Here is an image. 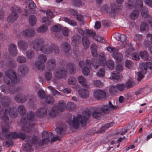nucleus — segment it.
Segmentation results:
<instances>
[{"instance_id":"f257e3e1","label":"nucleus","mask_w":152,"mask_h":152,"mask_svg":"<svg viewBox=\"0 0 152 152\" xmlns=\"http://www.w3.org/2000/svg\"><path fill=\"white\" fill-rule=\"evenodd\" d=\"M91 114V111L88 109H86L82 112L81 115H78L76 117H73L72 121V117L69 118L66 120L67 123L69 125H72L75 129L78 127L80 123L82 126H85Z\"/></svg>"},{"instance_id":"f03ea898","label":"nucleus","mask_w":152,"mask_h":152,"mask_svg":"<svg viewBox=\"0 0 152 152\" xmlns=\"http://www.w3.org/2000/svg\"><path fill=\"white\" fill-rule=\"evenodd\" d=\"M142 6L143 2L141 0H128L127 8L131 9L134 7L135 9L130 14V17L132 19H134L138 17L139 11L141 10H142L141 15L143 17H146L148 16L147 8L145 7L142 8Z\"/></svg>"},{"instance_id":"7ed1b4c3","label":"nucleus","mask_w":152,"mask_h":152,"mask_svg":"<svg viewBox=\"0 0 152 152\" xmlns=\"http://www.w3.org/2000/svg\"><path fill=\"white\" fill-rule=\"evenodd\" d=\"M44 41L42 39H37L32 44L33 48L36 50H40L43 53L50 54L53 51L54 53H57L59 50L57 46H50L48 45H44Z\"/></svg>"},{"instance_id":"20e7f679","label":"nucleus","mask_w":152,"mask_h":152,"mask_svg":"<svg viewBox=\"0 0 152 152\" xmlns=\"http://www.w3.org/2000/svg\"><path fill=\"white\" fill-rule=\"evenodd\" d=\"M105 58L104 54L103 53H100L99 59L97 60L95 58L91 59V62L89 60H87L86 62V67H84L82 69V72L85 76L88 75L90 70L88 66L91 64L93 65L94 69H97L100 65H102V66L105 65Z\"/></svg>"},{"instance_id":"39448f33","label":"nucleus","mask_w":152,"mask_h":152,"mask_svg":"<svg viewBox=\"0 0 152 152\" xmlns=\"http://www.w3.org/2000/svg\"><path fill=\"white\" fill-rule=\"evenodd\" d=\"M19 137L20 138L24 140L26 142V146L27 148V150L30 149L31 147L37 144V138L36 136H34L31 140H30V137L26 136L21 132L19 133L18 135L15 132H12L9 134L8 137L12 139H14Z\"/></svg>"},{"instance_id":"423d86ee","label":"nucleus","mask_w":152,"mask_h":152,"mask_svg":"<svg viewBox=\"0 0 152 152\" xmlns=\"http://www.w3.org/2000/svg\"><path fill=\"white\" fill-rule=\"evenodd\" d=\"M27 118H23L20 120V123L23 124L21 130L25 132L30 133L34 125V114L30 112L27 114Z\"/></svg>"},{"instance_id":"0eeeda50","label":"nucleus","mask_w":152,"mask_h":152,"mask_svg":"<svg viewBox=\"0 0 152 152\" xmlns=\"http://www.w3.org/2000/svg\"><path fill=\"white\" fill-rule=\"evenodd\" d=\"M2 104L4 106V107L5 108L3 113V116L2 117V119L5 121L4 126H3L4 122H2L1 123L2 132L3 133H4L7 132L10 128L8 124L5 123V122L8 121L9 119L8 116L6 115H7L9 114L10 116L14 118L15 117L14 116L15 114L14 112V109L13 108H10L9 107V105L7 103H2Z\"/></svg>"},{"instance_id":"6e6552de","label":"nucleus","mask_w":152,"mask_h":152,"mask_svg":"<svg viewBox=\"0 0 152 152\" xmlns=\"http://www.w3.org/2000/svg\"><path fill=\"white\" fill-rule=\"evenodd\" d=\"M4 80L6 83L11 84L12 86L18 83L19 80L15 72L11 70H7L5 72Z\"/></svg>"},{"instance_id":"1a4fd4ad","label":"nucleus","mask_w":152,"mask_h":152,"mask_svg":"<svg viewBox=\"0 0 152 152\" xmlns=\"http://www.w3.org/2000/svg\"><path fill=\"white\" fill-rule=\"evenodd\" d=\"M140 71L137 73L138 81H140L144 77V75L146 73L147 68L150 69H152V63L150 62H147L146 63H141L140 64Z\"/></svg>"},{"instance_id":"9d476101","label":"nucleus","mask_w":152,"mask_h":152,"mask_svg":"<svg viewBox=\"0 0 152 152\" xmlns=\"http://www.w3.org/2000/svg\"><path fill=\"white\" fill-rule=\"evenodd\" d=\"M66 104L65 102L63 100L60 101L57 106L53 107L52 108L49 115L52 118H54L59 112L64 111L66 109Z\"/></svg>"},{"instance_id":"9b49d317","label":"nucleus","mask_w":152,"mask_h":152,"mask_svg":"<svg viewBox=\"0 0 152 152\" xmlns=\"http://www.w3.org/2000/svg\"><path fill=\"white\" fill-rule=\"evenodd\" d=\"M53 134L51 133H48L46 132H44L42 133V140H40L38 142V137H37H37V144L35 145H33L31 147L34 146V147H36L37 146V144H39L41 145H47L50 142V139L51 137H52ZM34 136H33L31 138V140L32 139V138Z\"/></svg>"},{"instance_id":"f8f14e48","label":"nucleus","mask_w":152,"mask_h":152,"mask_svg":"<svg viewBox=\"0 0 152 152\" xmlns=\"http://www.w3.org/2000/svg\"><path fill=\"white\" fill-rule=\"evenodd\" d=\"M107 50L110 53H112V56L117 62L121 61L123 59L122 54L118 51L119 50L118 48L111 47L108 46L107 48Z\"/></svg>"},{"instance_id":"ddd939ff","label":"nucleus","mask_w":152,"mask_h":152,"mask_svg":"<svg viewBox=\"0 0 152 152\" xmlns=\"http://www.w3.org/2000/svg\"><path fill=\"white\" fill-rule=\"evenodd\" d=\"M123 70L122 66L120 64L117 65L116 67L117 73H112L111 74V76L109 78L110 79L115 80L116 81L121 80L122 78V75L119 73Z\"/></svg>"},{"instance_id":"4468645a","label":"nucleus","mask_w":152,"mask_h":152,"mask_svg":"<svg viewBox=\"0 0 152 152\" xmlns=\"http://www.w3.org/2000/svg\"><path fill=\"white\" fill-rule=\"evenodd\" d=\"M125 88V85L123 83H119L116 86L112 85L109 90L110 94L112 95L116 93L118 91H123Z\"/></svg>"},{"instance_id":"2eb2a0df","label":"nucleus","mask_w":152,"mask_h":152,"mask_svg":"<svg viewBox=\"0 0 152 152\" xmlns=\"http://www.w3.org/2000/svg\"><path fill=\"white\" fill-rule=\"evenodd\" d=\"M19 8L15 6L11 9L12 13L8 17L7 20L8 21L13 22L15 20L18 18L17 13L18 12Z\"/></svg>"},{"instance_id":"dca6fc26","label":"nucleus","mask_w":152,"mask_h":152,"mask_svg":"<svg viewBox=\"0 0 152 152\" xmlns=\"http://www.w3.org/2000/svg\"><path fill=\"white\" fill-rule=\"evenodd\" d=\"M46 60V58L44 55H40L38 57V61L36 62V66L39 70H43L44 68V63Z\"/></svg>"},{"instance_id":"f3484780","label":"nucleus","mask_w":152,"mask_h":152,"mask_svg":"<svg viewBox=\"0 0 152 152\" xmlns=\"http://www.w3.org/2000/svg\"><path fill=\"white\" fill-rule=\"evenodd\" d=\"M66 72L62 68H58L56 69L54 72V77L56 79L64 77L66 76Z\"/></svg>"},{"instance_id":"a211bd4d","label":"nucleus","mask_w":152,"mask_h":152,"mask_svg":"<svg viewBox=\"0 0 152 152\" xmlns=\"http://www.w3.org/2000/svg\"><path fill=\"white\" fill-rule=\"evenodd\" d=\"M26 3L28 5V8L26 7L25 9V10L26 13H35L33 11V10L36 7V4L31 0H26Z\"/></svg>"},{"instance_id":"6ab92c4d","label":"nucleus","mask_w":152,"mask_h":152,"mask_svg":"<svg viewBox=\"0 0 152 152\" xmlns=\"http://www.w3.org/2000/svg\"><path fill=\"white\" fill-rule=\"evenodd\" d=\"M94 98L98 99H105L106 98L105 92L99 89L96 90L94 91Z\"/></svg>"},{"instance_id":"aec40b11","label":"nucleus","mask_w":152,"mask_h":152,"mask_svg":"<svg viewBox=\"0 0 152 152\" xmlns=\"http://www.w3.org/2000/svg\"><path fill=\"white\" fill-rule=\"evenodd\" d=\"M110 106L107 104H104L102 105L100 108V110L102 113H108L109 112L110 108L112 109H114L118 107V106H114L112 104H110V102H109Z\"/></svg>"},{"instance_id":"412c9836","label":"nucleus","mask_w":152,"mask_h":152,"mask_svg":"<svg viewBox=\"0 0 152 152\" xmlns=\"http://www.w3.org/2000/svg\"><path fill=\"white\" fill-rule=\"evenodd\" d=\"M89 87H84V88H81L79 89L78 92L80 97L83 98H86L87 97L89 94V92L88 89Z\"/></svg>"},{"instance_id":"4be33fe9","label":"nucleus","mask_w":152,"mask_h":152,"mask_svg":"<svg viewBox=\"0 0 152 152\" xmlns=\"http://www.w3.org/2000/svg\"><path fill=\"white\" fill-rule=\"evenodd\" d=\"M147 38H150V42H147L145 41L144 46L146 49L148 48V49L150 52L152 53V34H148L147 35Z\"/></svg>"},{"instance_id":"5701e85b","label":"nucleus","mask_w":152,"mask_h":152,"mask_svg":"<svg viewBox=\"0 0 152 152\" xmlns=\"http://www.w3.org/2000/svg\"><path fill=\"white\" fill-rule=\"evenodd\" d=\"M122 49H126L125 54L126 56H129L132 52L134 50V49L131 47V45L130 44H126L125 45L121 46Z\"/></svg>"},{"instance_id":"b1692460","label":"nucleus","mask_w":152,"mask_h":152,"mask_svg":"<svg viewBox=\"0 0 152 152\" xmlns=\"http://www.w3.org/2000/svg\"><path fill=\"white\" fill-rule=\"evenodd\" d=\"M35 33L33 29L29 28L23 30L21 32V34L23 36L30 37L34 35Z\"/></svg>"},{"instance_id":"393cba45","label":"nucleus","mask_w":152,"mask_h":152,"mask_svg":"<svg viewBox=\"0 0 152 152\" xmlns=\"http://www.w3.org/2000/svg\"><path fill=\"white\" fill-rule=\"evenodd\" d=\"M16 46L13 44L9 45L8 47V50L10 54L12 56H14L17 54Z\"/></svg>"},{"instance_id":"a878e982","label":"nucleus","mask_w":152,"mask_h":152,"mask_svg":"<svg viewBox=\"0 0 152 152\" xmlns=\"http://www.w3.org/2000/svg\"><path fill=\"white\" fill-rule=\"evenodd\" d=\"M47 113L46 109L44 108H42L39 109L36 112V114L39 117L41 118L46 115Z\"/></svg>"},{"instance_id":"bb28decb","label":"nucleus","mask_w":152,"mask_h":152,"mask_svg":"<svg viewBox=\"0 0 152 152\" xmlns=\"http://www.w3.org/2000/svg\"><path fill=\"white\" fill-rule=\"evenodd\" d=\"M79 83L83 87H89L88 85L86 79L83 76H80L77 78Z\"/></svg>"},{"instance_id":"cd10ccee","label":"nucleus","mask_w":152,"mask_h":152,"mask_svg":"<svg viewBox=\"0 0 152 152\" xmlns=\"http://www.w3.org/2000/svg\"><path fill=\"white\" fill-rule=\"evenodd\" d=\"M55 61L54 59L48 60L47 62V68L49 71L53 69L55 66Z\"/></svg>"},{"instance_id":"c85d7f7f","label":"nucleus","mask_w":152,"mask_h":152,"mask_svg":"<svg viewBox=\"0 0 152 152\" xmlns=\"http://www.w3.org/2000/svg\"><path fill=\"white\" fill-rule=\"evenodd\" d=\"M18 45L20 50H26L27 48V44L22 40H20L18 42Z\"/></svg>"},{"instance_id":"c756f323","label":"nucleus","mask_w":152,"mask_h":152,"mask_svg":"<svg viewBox=\"0 0 152 152\" xmlns=\"http://www.w3.org/2000/svg\"><path fill=\"white\" fill-rule=\"evenodd\" d=\"M76 107L75 105L72 102H69L66 106V110L69 111L73 110Z\"/></svg>"},{"instance_id":"7c9ffc66","label":"nucleus","mask_w":152,"mask_h":152,"mask_svg":"<svg viewBox=\"0 0 152 152\" xmlns=\"http://www.w3.org/2000/svg\"><path fill=\"white\" fill-rule=\"evenodd\" d=\"M28 68L23 65H21L19 66L18 69V73L20 72L22 75H23L26 74L28 71Z\"/></svg>"},{"instance_id":"2f4dec72","label":"nucleus","mask_w":152,"mask_h":152,"mask_svg":"<svg viewBox=\"0 0 152 152\" xmlns=\"http://www.w3.org/2000/svg\"><path fill=\"white\" fill-rule=\"evenodd\" d=\"M135 84L133 80L130 79L128 80L125 83V86L127 88H130L134 86Z\"/></svg>"},{"instance_id":"473e14b6","label":"nucleus","mask_w":152,"mask_h":152,"mask_svg":"<svg viewBox=\"0 0 152 152\" xmlns=\"http://www.w3.org/2000/svg\"><path fill=\"white\" fill-rule=\"evenodd\" d=\"M37 18L36 17L33 15L30 16L29 18V22L31 26H34L36 23Z\"/></svg>"},{"instance_id":"72a5a7b5","label":"nucleus","mask_w":152,"mask_h":152,"mask_svg":"<svg viewBox=\"0 0 152 152\" xmlns=\"http://www.w3.org/2000/svg\"><path fill=\"white\" fill-rule=\"evenodd\" d=\"M82 41L84 48L86 49L88 47L90 44V42L86 37H83L82 38Z\"/></svg>"},{"instance_id":"f704fd0d","label":"nucleus","mask_w":152,"mask_h":152,"mask_svg":"<svg viewBox=\"0 0 152 152\" xmlns=\"http://www.w3.org/2000/svg\"><path fill=\"white\" fill-rule=\"evenodd\" d=\"M71 14L74 16H76V19L77 20L81 21L82 20L83 18L82 15L77 14V12L75 10L73 9L72 10Z\"/></svg>"},{"instance_id":"c9c22d12","label":"nucleus","mask_w":152,"mask_h":152,"mask_svg":"<svg viewBox=\"0 0 152 152\" xmlns=\"http://www.w3.org/2000/svg\"><path fill=\"white\" fill-rule=\"evenodd\" d=\"M101 113V112L100 110L99 107L97 108L92 113V115L93 118L97 119L99 116L100 114Z\"/></svg>"},{"instance_id":"e433bc0d","label":"nucleus","mask_w":152,"mask_h":152,"mask_svg":"<svg viewBox=\"0 0 152 152\" xmlns=\"http://www.w3.org/2000/svg\"><path fill=\"white\" fill-rule=\"evenodd\" d=\"M97 47L95 44H92L91 46V50L92 56L94 57H96L97 56V53L96 50Z\"/></svg>"},{"instance_id":"4c0bfd02","label":"nucleus","mask_w":152,"mask_h":152,"mask_svg":"<svg viewBox=\"0 0 152 152\" xmlns=\"http://www.w3.org/2000/svg\"><path fill=\"white\" fill-rule=\"evenodd\" d=\"M48 29L47 26L43 25L39 27L37 30V31L39 33H43L45 32Z\"/></svg>"},{"instance_id":"58836bf2","label":"nucleus","mask_w":152,"mask_h":152,"mask_svg":"<svg viewBox=\"0 0 152 152\" xmlns=\"http://www.w3.org/2000/svg\"><path fill=\"white\" fill-rule=\"evenodd\" d=\"M61 48L64 52L66 53L70 49V45L66 42L63 43L61 45Z\"/></svg>"},{"instance_id":"ea45409f","label":"nucleus","mask_w":152,"mask_h":152,"mask_svg":"<svg viewBox=\"0 0 152 152\" xmlns=\"http://www.w3.org/2000/svg\"><path fill=\"white\" fill-rule=\"evenodd\" d=\"M140 56L142 59L144 60H147L148 59V54L147 51H141L140 53Z\"/></svg>"},{"instance_id":"a19ab883","label":"nucleus","mask_w":152,"mask_h":152,"mask_svg":"<svg viewBox=\"0 0 152 152\" xmlns=\"http://www.w3.org/2000/svg\"><path fill=\"white\" fill-rule=\"evenodd\" d=\"M64 20L65 22L67 23L70 25L75 26L77 25L76 23L74 20L70 19L67 18H64Z\"/></svg>"},{"instance_id":"79ce46f5","label":"nucleus","mask_w":152,"mask_h":152,"mask_svg":"<svg viewBox=\"0 0 152 152\" xmlns=\"http://www.w3.org/2000/svg\"><path fill=\"white\" fill-rule=\"evenodd\" d=\"M62 27L61 25H55L50 28V30L53 32H58L61 31Z\"/></svg>"},{"instance_id":"37998d69","label":"nucleus","mask_w":152,"mask_h":152,"mask_svg":"<svg viewBox=\"0 0 152 152\" xmlns=\"http://www.w3.org/2000/svg\"><path fill=\"white\" fill-rule=\"evenodd\" d=\"M106 65L107 68L110 69L112 70L114 67L113 62L111 60H108L106 63Z\"/></svg>"},{"instance_id":"c03bdc74","label":"nucleus","mask_w":152,"mask_h":152,"mask_svg":"<svg viewBox=\"0 0 152 152\" xmlns=\"http://www.w3.org/2000/svg\"><path fill=\"white\" fill-rule=\"evenodd\" d=\"M121 6L118 5V6L115 5H112L111 6V9L112 12H117L119 9H121Z\"/></svg>"},{"instance_id":"a18cd8bd","label":"nucleus","mask_w":152,"mask_h":152,"mask_svg":"<svg viewBox=\"0 0 152 152\" xmlns=\"http://www.w3.org/2000/svg\"><path fill=\"white\" fill-rule=\"evenodd\" d=\"M66 67L67 69L69 70V72L71 74H72L75 72V70L74 68V66L71 63L68 64L67 65Z\"/></svg>"},{"instance_id":"49530a36","label":"nucleus","mask_w":152,"mask_h":152,"mask_svg":"<svg viewBox=\"0 0 152 152\" xmlns=\"http://www.w3.org/2000/svg\"><path fill=\"white\" fill-rule=\"evenodd\" d=\"M15 100L18 102L23 103L24 102L26 99V98H25L23 99H22L21 96L20 95H18L16 96Z\"/></svg>"},{"instance_id":"de8ad7c7","label":"nucleus","mask_w":152,"mask_h":152,"mask_svg":"<svg viewBox=\"0 0 152 152\" xmlns=\"http://www.w3.org/2000/svg\"><path fill=\"white\" fill-rule=\"evenodd\" d=\"M97 76L99 77H102L105 74V70L104 68H101L96 73Z\"/></svg>"},{"instance_id":"09e8293b","label":"nucleus","mask_w":152,"mask_h":152,"mask_svg":"<svg viewBox=\"0 0 152 152\" xmlns=\"http://www.w3.org/2000/svg\"><path fill=\"white\" fill-rule=\"evenodd\" d=\"M26 56L27 58L30 59L34 57V53L32 51L28 50L26 53Z\"/></svg>"},{"instance_id":"8fccbe9b","label":"nucleus","mask_w":152,"mask_h":152,"mask_svg":"<svg viewBox=\"0 0 152 152\" xmlns=\"http://www.w3.org/2000/svg\"><path fill=\"white\" fill-rule=\"evenodd\" d=\"M125 66L128 69L132 68L133 66V63L131 61L129 60H126L125 61Z\"/></svg>"},{"instance_id":"3c124183","label":"nucleus","mask_w":152,"mask_h":152,"mask_svg":"<svg viewBox=\"0 0 152 152\" xmlns=\"http://www.w3.org/2000/svg\"><path fill=\"white\" fill-rule=\"evenodd\" d=\"M18 110L20 114L23 115L25 113V108L23 106H19L18 107Z\"/></svg>"},{"instance_id":"603ef678","label":"nucleus","mask_w":152,"mask_h":152,"mask_svg":"<svg viewBox=\"0 0 152 152\" xmlns=\"http://www.w3.org/2000/svg\"><path fill=\"white\" fill-rule=\"evenodd\" d=\"M38 95L39 97L41 99H44L45 96V94L44 91L40 90L39 91Z\"/></svg>"},{"instance_id":"864d4df0","label":"nucleus","mask_w":152,"mask_h":152,"mask_svg":"<svg viewBox=\"0 0 152 152\" xmlns=\"http://www.w3.org/2000/svg\"><path fill=\"white\" fill-rule=\"evenodd\" d=\"M65 129V128L63 127H57L56 129V131L58 134H60L64 132Z\"/></svg>"},{"instance_id":"5fc2aeb1","label":"nucleus","mask_w":152,"mask_h":152,"mask_svg":"<svg viewBox=\"0 0 152 152\" xmlns=\"http://www.w3.org/2000/svg\"><path fill=\"white\" fill-rule=\"evenodd\" d=\"M148 28V25L145 22L142 23L140 26V30L142 31H144Z\"/></svg>"},{"instance_id":"6e6d98bb","label":"nucleus","mask_w":152,"mask_h":152,"mask_svg":"<svg viewBox=\"0 0 152 152\" xmlns=\"http://www.w3.org/2000/svg\"><path fill=\"white\" fill-rule=\"evenodd\" d=\"M45 77L46 79L47 80H50L52 77V75L51 73L49 71L46 72L45 73Z\"/></svg>"},{"instance_id":"4d7b16f0","label":"nucleus","mask_w":152,"mask_h":152,"mask_svg":"<svg viewBox=\"0 0 152 152\" xmlns=\"http://www.w3.org/2000/svg\"><path fill=\"white\" fill-rule=\"evenodd\" d=\"M17 61L20 63H23L26 61L25 58L22 56H18L17 58Z\"/></svg>"},{"instance_id":"13d9d810","label":"nucleus","mask_w":152,"mask_h":152,"mask_svg":"<svg viewBox=\"0 0 152 152\" xmlns=\"http://www.w3.org/2000/svg\"><path fill=\"white\" fill-rule=\"evenodd\" d=\"M48 88L50 90H51L53 93L55 95H60V93L55 89L53 88L52 87L50 86H48Z\"/></svg>"},{"instance_id":"bf43d9fd","label":"nucleus","mask_w":152,"mask_h":152,"mask_svg":"<svg viewBox=\"0 0 152 152\" xmlns=\"http://www.w3.org/2000/svg\"><path fill=\"white\" fill-rule=\"evenodd\" d=\"M46 13L47 17L49 18H52L54 17L53 12L50 10H48L46 12Z\"/></svg>"},{"instance_id":"052dcab7","label":"nucleus","mask_w":152,"mask_h":152,"mask_svg":"<svg viewBox=\"0 0 152 152\" xmlns=\"http://www.w3.org/2000/svg\"><path fill=\"white\" fill-rule=\"evenodd\" d=\"M132 59L135 60H138L140 59L138 53H133L132 55Z\"/></svg>"},{"instance_id":"680f3d73","label":"nucleus","mask_w":152,"mask_h":152,"mask_svg":"<svg viewBox=\"0 0 152 152\" xmlns=\"http://www.w3.org/2000/svg\"><path fill=\"white\" fill-rule=\"evenodd\" d=\"M94 85L99 87H102L103 86V83L99 80H95L94 81Z\"/></svg>"},{"instance_id":"e2e57ef3","label":"nucleus","mask_w":152,"mask_h":152,"mask_svg":"<svg viewBox=\"0 0 152 152\" xmlns=\"http://www.w3.org/2000/svg\"><path fill=\"white\" fill-rule=\"evenodd\" d=\"M127 39V36L124 34H121L120 37V40L121 42H125Z\"/></svg>"},{"instance_id":"0e129e2a","label":"nucleus","mask_w":152,"mask_h":152,"mask_svg":"<svg viewBox=\"0 0 152 152\" xmlns=\"http://www.w3.org/2000/svg\"><path fill=\"white\" fill-rule=\"evenodd\" d=\"M62 33L63 35L64 36H67L69 33V30L66 27L62 29Z\"/></svg>"},{"instance_id":"69168bd1","label":"nucleus","mask_w":152,"mask_h":152,"mask_svg":"<svg viewBox=\"0 0 152 152\" xmlns=\"http://www.w3.org/2000/svg\"><path fill=\"white\" fill-rule=\"evenodd\" d=\"M72 2L74 3V5L79 7L81 5V2L80 0H73Z\"/></svg>"},{"instance_id":"338daca9","label":"nucleus","mask_w":152,"mask_h":152,"mask_svg":"<svg viewBox=\"0 0 152 152\" xmlns=\"http://www.w3.org/2000/svg\"><path fill=\"white\" fill-rule=\"evenodd\" d=\"M47 101V103L50 104H52L53 102V98L50 96H48Z\"/></svg>"},{"instance_id":"774afa93","label":"nucleus","mask_w":152,"mask_h":152,"mask_svg":"<svg viewBox=\"0 0 152 152\" xmlns=\"http://www.w3.org/2000/svg\"><path fill=\"white\" fill-rule=\"evenodd\" d=\"M75 81V79L74 77L69 78L68 81V83L70 85L74 84Z\"/></svg>"}]
</instances>
